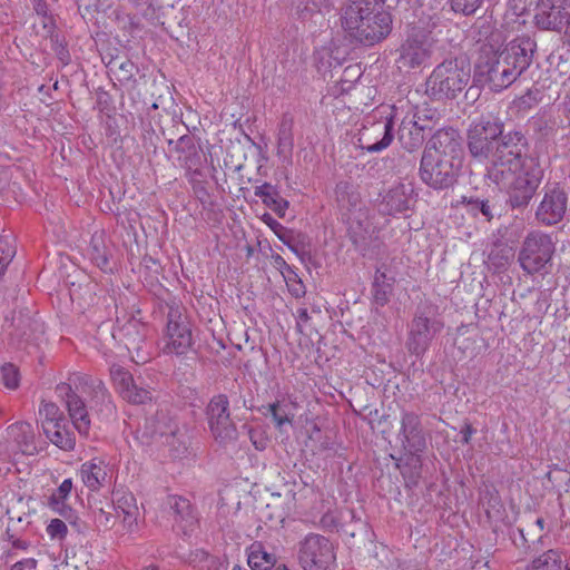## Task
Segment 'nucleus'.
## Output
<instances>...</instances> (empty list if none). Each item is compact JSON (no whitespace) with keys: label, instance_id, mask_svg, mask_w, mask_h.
<instances>
[{"label":"nucleus","instance_id":"f257e3e1","mask_svg":"<svg viewBox=\"0 0 570 570\" xmlns=\"http://www.w3.org/2000/svg\"><path fill=\"white\" fill-rule=\"evenodd\" d=\"M528 140L521 131H509L498 144L487 167V177L508 195L512 209L525 208L535 195L543 169L537 157L523 156Z\"/></svg>","mask_w":570,"mask_h":570},{"label":"nucleus","instance_id":"f03ea898","mask_svg":"<svg viewBox=\"0 0 570 570\" xmlns=\"http://www.w3.org/2000/svg\"><path fill=\"white\" fill-rule=\"evenodd\" d=\"M341 27L356 43L373 46L385 39L392 30V16L376 9L368 0H346L340 13Z\"/></svg>","mask_w":570,"mask_h":570},{"label":"nucleus","instance_id":"7ed1b4c3","mask_svg":"<svg viewBox=\"0 0 570 570\" xmlns=\"http://www.w3.org/2000/svg\"><path fill=\"white\" fill-rule=\"evenodd\" d=\"M471 78V67L463 57H454L436 65L425 82V92L434 100L454 99Z\"/></svg>","mask_w":570,"mask_h":570},{"label":"nucleus","instance_id":"20e7f679","mask_svg":"<svg viewBox=\"0 0 570 570\" xmlns=\"http://www.w3.org/2000/svg\"><path fill=\"white\" fill-rule=\"evenodd\" d=\"M36 314L33 302L28 295L22 294L14 299L13 308L6 315L2 325L11 345L24 347L43 333V325L36 318Z\"/></svg>","mask_w":570,"mask_h":570},{"label":"nucleus","instance_id":"39448f33","mask_svg":"<svg viewBox=\"0 0 570 570\" xmlns=\"http://www.w3.org/2000/svg\"><path fill=\"white\" fill-rule=\"evenodd\" d=\"M460 174V165L453 155L424 150L419 176L422 183L434 190H446L454 186Z\"/></svg>","mask_w":570,"mask_h":570},{"label":"nucleus","instance_id":"423d86ee","mask_svg":"<svg viewBox=\"0 0 570 570\" xmlns=\"http://www.w3.org/2000/svg\"><path fill=\"white\" fill-rule=\"evenodd\" d=\"M433 306H420L409 325L406 338L407 351L415 355H423L430 347L432 341L441 333L444 323L435 315Z\"/></svg>","mask_w":570,"mask_h":570},{"label":"nucleus","instance_id":"0eeeda50","mask_svg":"<svg viewBox=\"0 0 570 570\" xmlns=\"http://www.w3.org/2000/svg\"><path fill=\"white\" fill-rule=\"evenodd\" d=\"M393 122L400 120L397 131L399 141L405 150L413 153L420 149L425 140L426 132L431 128L426 124L420 122L421 116L415 108L411 107L410 100H399L392 106Z\"/></svg>","mask_w":570,"mask_h":570},{"label":"nucleus","instance_id":"6e6552de","mask_svg":"<svg viewBox=\"0 0 570 570\" xmlns=\"http://www.w3.org/2000/svg\"><path fill=\"white\" fill-rule=\"evenodd\" d=\"M501 121L493 116H482L468 130V148L474 158L490 159L498 144L505 136Z\"/></svg>","mask_w":570,"mask_h":570},{"label":"nucleus","instance_id":"1a4fd4ad","mask_svg":"<svg viewBox=\"0 0 570 570\" xmlns=\"http://www.w3.org/2000/svg\"><path fill=\"white\" fill-rule=\"evenodd\" d=\"M554 249V243L548 234L534 230L524 237L518 261L522 269L530 275L547 273V265Z\"/></svg>","mask_w":570,"mask_h":570},{"label":"nucleus","instance_id":"9d476101","mask_svg":"<svg viewBox=\"0 0 570 570\" xmlns=\"http://www.w3.org/2000/svg\"><path fill=\"white\" fill-rule=\"evenodd\" d=\"M509 66L498 52L483 50L475 63L474 78L490 90L500 92L518 79Z\"/></svg>","mask_w":570,"mask_h":570},{"label":"nucleus","instance_id":"9b49d317","mask_svg":"<svg viewBox=\"0 0 570 570\" xmlns=\"http://www.w3.org/2000/svg\"><path fill=\"white\" fill-rule=\"evenodd\" d=\"M297 560L303 570H335L333 543L321 534L309 533L298 543Z\"/></svg>","mask_w":570,"mask_h":570},{"label":"nucleus","instance_id":"f8f14e48","mask_svg":"<svg viewBox=\"0 0 570 570\" xmlns=\"http://www.w3.org/2000/svg\"><path fill=\"white\" fill-rule=\"evenodd\" d=\"M165 341L164 352L177 356L186 355L194 346L191 323L177 304L169 306Z\"/></svg>","mask_w":570,"mask_h":570},{"label":"nucleus","instance_id":"ddd939ff","mask_svg":"<svg viewBox=\"0 0 570 570\" xmlns=\"http://www.w3.org/2000/svg\"><path fill=\"white\" fill-rule=\"evenodd\" d=\"M208 425L214 439L223 445L237 440L238 432L230 419L229 401L225 394L215 395L206 409Z\"/></svg>","mask_w":570,"mask_h":570},{"label":"nucleus","instance_id":"4468645a","mask_svg":"<svg viewBox=\"0 0 570 570\" xmlns=\"http://www.w3.org/2000/svg\"><path fill=\"white\" fill-rule=\"evenodd\" d=\"M73 384L77 390L90 396V409L99 417L108 420L116 415L111 395L101 380L88 375H77Z\"/></svg>","mask_w":570,"mask_h":570},{"label":"nucleus","instance_id":"2eb2a0df","mask_svg":"<svg viewBox=\"0 0 570 570\" xmlns=\"http://www.w3.org/2000/svg\"><path fill=\"white\" fill-rule=\"evenodd\" d=\"M568 205V195L558 184H547L543 187V197L537 208V219L551 226L562 220Z\"/></svg>","mask_w":570,"mask_h":570},{"label":"nucleus","instance_id":"dca6fc26","mask_svg":"<svg viewBox=\"0 0 570 570\" xmlns=\"http://www.w3.org/2000/svg\"><path fill=\"white\" fill-rule=\"evenodd\" d=\"M535 49L537 43L531 37L519 36L509 41L498 53L519 78L532 63Z\"/></svg>","mask_w":570,"mask_h":570},{"label":"nucleus","instance_id":"f3484780","mask_svg":"<svg viewBox=\"0 0 570 570\" xmlns=\"http://www.w3.org/2000/svg\"><path fill=\"white\" fill-rule=\"evenodd\" d=\"M400 68L413 69L424 63L431 56V41L421 30L413 29L400 47Z\"/></svg>","mask_w":570,"mask_h":570},{"label":"nucleus","instance_id":"a211bd4d","mask_svg":"<svg viewBox=\"0 0 570 570\" xmlns=\"http://www.w3.org/2000/svg\"><path fill=\"white\" fill-rule=\"evenodd\" d=\"M399 440L407 454L422 453L426 449V436L421 417L414 412L403 411Z\"/></svg>","mask_w":570,"mask_h":570},{"label":"nucleus","instance_id":"6ab92c4d","mask_svg":"<svg viewBox=\"0 0 570 570\" xmlns=\"http://www.w3.org/2000/svg\"><path fill=\"white\" fill-rule=\"evenodd\" d=\"M394 139L393 118L364 126L360 131L358 142L368 153H379L387 148Z\"/></svg>","mask_w":570,"mask_h":570},{"label":"nucleus","instance_id":"aec40b11","mask_svg":"<svg viewBox=\"0 0 570 570\" xmlns=\"http://www.w3.org/2000/svg\"><path fill=\"white\" fill-rule=\"evenodd\" d=\"M110 375L117 392L128 403L139 405L151 401V392L139 386L132 375L125 368L114 366L110 370Z\"/></svg>","mask_w":570,"mask_h":570},{"label":"nucleus","instance_id":"412c9836","mask_svg":"<svg viewBox=\"0 0 570 570\" xmlns=\"http://www.w3.org/2000/svg\"><path fill=\"white\" fill-rule=\"evenodd\" d=\"M57 392L65 400L73 428L81 435H87L90 430V419L83 400L72 390L70 384L58 385Z\"/></svg>","mask_w":570,"mask_h":570},{"label":"nucleus","instance_id":"4be33fe9","mask_svg":"<svg viewBox=\"0 0 570 570\" xmlns=\"http://www.w3.org/2000/svg\"><path fill=\"white\" fill-rule=\"evenodd\" d=\"M569 18V6L564 7L561 4L549 3V1H542L537 6V12L534 13V20L539 28L543 30L564 31L568 29Z\"/></svg>","mask_w":570,"mask_h":570},{"label":"nucleus","instance_id":"5701e85b","mask_svg":"<svg viewBox=\"0 0 570 570\" xmlns=\"http://www.w3.org/2000/svg\"><path fill=\"white\" fill-rule=\"evenodd\" d=\"M165 507L174 522L184 532L190 529L196 523V518L193 513V508L189 500L179 495H168L166 498Z\"/></svg>","mask_w":570,"mask_h":570},{"label":"nucleus","instance_id":"b1692460","mask_svg":"<svg viewBox=\"0 0 570 570\" xmlns=\"http://www.w3.org/2000/svg\"><path fill=\"white\" fill-rule=\"evenodd\" d=\"M411 191L404 184H397L392 187L384 196L380 204V210L385 215H395L403 213L411 207Z\"/></svg>","mask_w":570,"mask_h":570},{"label":"nucleus","instance_id":"393cba45","mask_svg":"<svg viewBox=\"0 0 570 570\" xmlns=\"http://www.w3.org/2000/svg\"><path fill=\"white\" fill-rule=\"evenodd\" d=\"M8 439L18 446L19 451L27 455H33L38 449L33 428L28 422H17L7 429Z\"/></svg>","mask_w":570,"mask_h":570},{"label":"nucleus","instance_id":"a878e982","mask_svg":"<svg viewBox=\"0 0 570 570\" xmlns=\"http://www.w3.org/2000/svg\"><path fill=\"white\" fill-rule=\"evenodd\" d=\"M83 484L91 491L99 490L107 480V466L101 460L85 462L79 471Z\"/></svg>","mask_w":570,"mask_h":570},{"label":"nucleus","instance_id":"bb28decb","mask_svg":"<svg viewBox=\"0 0 570 570\" xmlns=\"http://www.w3.org/2000/svg\"><path fill=\"white\" fill-rule=\"evenodd\" d=\"M254 195L262 199L263 204L276 213L279 217L285 215L288 202L284 199L276 186L264 183L255 187Z\"/></svg>","mask_w":570,"mask_h":570},{"label":"nucleus","instance_id":"cd10ccee","mask_svg":"<svg viewBox=\"0 0 570 570\" xmlns=\"http://www.w3.org/2000/svg\"><path fill=\"white\" fill-rule=\"evenodd\" d=\"M460 146L458 131L453 128L438 130L429 141L424 150L452 155Z\"/></svg>","mask_w":570,"mask_h":570},{"label":"nucleus","instance_id":"c85d7f7f","mask_svg":"<svg viewBox=\"0 0 570 570\" xmlns=\"http://www.w3.org/2000/svg\"><path fill=\"white\" fill-rule=\"evenodd\" d=\"M175 149L181 154L178 159L181 161L184 167L189 170H197L198 166L200 165L202 155L195 145L193 136H180L176 141Z\"/></svg>","mask_w":570,"mask_h":570},{"label":"nucleus","instance_id":"c756f323","mask_svg":"<svg viewBox=\"0 0 570 570\" xmlns=\"http://www.w3.org/2000/svg\"><path fill=\"white\" fill-rule=\"evenodd\" d=\"M43 433L50 442L59 449L65 451L73 450L76 443L75 435L66 420L60 421V423L56 425L47 426Z\"/></svg>","mask_w":570,"mask_h":570},{"label":"nucleus","instance_id":"7c9ffc66","mask_svg":"<svg viewBox=\"0 0 570 570\" xmlns=\"http://www.w3.org/2000/svg\"><path fill=\"white\" fill-rule=\"evenodd\" d=\"M568 554L560 549H549L535 557L527 570H562V563L567 562Z\"/></svg>","mask_w":570,"mask_h":570},{"label":"nucleus","instance_id":"2f4dec72","mask_svg":"<svg viewBox=\"0 0 570 570\" xmlns=\"http://www.w3.org/2000/svg\"><path fill=\"white\" fill-rule=\"evenodd\" d=\"M247 552V562L253 570H271L276 563L275 554L268 552L259 541L253 542Z\"/></svg>","mask_w":570,"mask_h":570},{"label":"nucleus","instance_id":"473e14b6","mask_svg":"<svg viewBox=\"0 0 570 570\" xmlns=\"http://www.w3.org/2000/svg\"><path fill=\"white\" fill-rule=\"evenodd\" d=\"M394 282V277L387 276V274L381 268L376 269L372 285V293L374 302L377 305L384 306L387 304L393 292Z\"/></svg>","mask_w":570,"mask_h":570},{"label":"nucleus","instance_id":"72a5a7b5","mask_svg":"<svg viewBox=\"0 0 570 570\" xmlns=\"http://www.w3.org/2000/svg\"><path fill=\"white\" fill-rule=\"evenodd\" d=\"M514 258V250L505 243H495L488 254V263L495 271L501 272L508 268Z\"/></svg>","mask_w":570,"mask_h":570},{"label":"nucleus","instance_id":"f704fd0d","mask_svg":"<svg viewBox=\"0 0 570 570\" xmlns=\"http://www.w3.org/2000/svg\"><path fill=\"white\" fill-rule=\"evenodd\" d=\"M71 490L72 481L71 479H66L48 498V505L65 518H68V514L71 513V509L65 503Z\"/></svg>","mask_w":570,"mask_h":570},{"label":"nucleus","instance_id":"c9c22d12","mask_svg":"<svg viewBox=\"0 0 570 570\" xmlns=\"http://www.w3.org/2000/svg\"><path fill=\"white\" fill-rule=\"evenodd\" d=\"M462 204L465 206L466 213L474 217L481 215L485 222H491L494 217L495 205L490 199L463 196Z\"/></svg>","mask_w":570,"mask_h":570},{"label":"nucleus","instance_id":"e433bc0d","mask_svg":"<svg viewBox=\"0 0 570 570\" xmlns=\"http://www.w3.org/2000/svg\"><path fill=\"white\" fill-rule=\"evenodd\" d=\"M422 459L421 453L407 454L404 465L401 468V473L405 479L406 487H415L421 478Z\"/></svg>","mask_w":570,"mask_h":570},{"label":"nucleus","instance_id":"4c0bfd02","mask_svg":"<svg viewBox=\"0 0 570 570\" xmlns=\"http://www.w3.org/2000/svg\"><path fill=\"white\" fill-rule=\"evenodd\" d=\"M39 417L41 421L42 430L47 429V426L56 425L60 423V421H65L62 412L52 402H42L39 409Z\"/></svg>","mask_w":570,"mask_h":570},{"label":"nucleus","instance_id":"58836bf2","mask_svg":"<svg viewBox=\"0 0 570 570\" xmlns=\"http://www.w3.org/2000/svg\"><path fill=\"white\" fill-rule=\"evenodd\" d=\"M291 9L293 16L301 21H308L321 11L314 0H291Z\"/></svg>","mask_w":570,"mask_h":570},{"label":"nucleus","instance_id":"ea45409f","mask_svg":"<svg viewBox=\"0 0 570 570\" xmlns=\"http://www.w3.org/2000/svg\"><path fill=\"white\" fill-rule=\"evenodd\" d=\"M268 411L275 422L276 428H282L285 423H291L294 413L289 410V404L284 401H276L268 405Z\"/></svg>","mask_w":570,"mask_h":570},{"label":"nucleus","instance_id":"a19ab883","mask_svg":"<svg viewBox=\"0 0 570 570\" xmlns=\"http://www.w3.org/2000/svg\"><path fill=\"white\" fill-rule=\"evenodd\" d=\"M16 255L13 239L9 235L0 236V276Z\"/></svg>","mask_w":570,"mask_h":570},{"label":"nucleus","instance_id":"79ce46f5","mask_svg":"<svg viewBox=\"0 0 570 570\" xmlns=\"http://www.w3.org/2000/svg\"><path fill=\"white\" fill-rule=\"evenodd\" d=\"M127 503H128L127 510H126L125 514H122L120 518H121L122 528L126 530V532L132 533V532L137 531V529H138V522H137L138 508L136 505L135 499H128Z\"/></svg>","mask_w":570,"mask_h":570},{"label":"nucleus","instance_id":"37998d69","mask_svg":"<svg viewBox=\"0 0 570 570\" xmlns=\"http://www.w3.org/2000/svg\"><path fill=\"white\" fill-rule=\"evenodd\" d=\"M483 508L490 522H498L502 520L504 509L499 495L491 493L488 501L483 503Z\"/></svg>","mask_w":570,"mask_h":570},{"label":"nucleus","instance_id":"c03bdc74","mask_svg":"<svg viewBox=\"0 0 570 570\" xmlns=\"http://www.w3.org/2000/svg\"><path fill=\"white\" fill-rule=\"evenodd\" d=\"M115 513L109 507L108 509L98 508L94 510V521L99 531H107L115 524Z\"/></svg>","mask_w":570,"mask_h":570},{"label":"nucleus","instance_id":"a18cd8bd","mask_svg":"<svg viewBox=\"0 0 570 570\" xmlns=\"http://www.w3.org/2000/svg\"><path fill=\"white\" fill-rule=\"evenodd\" d=\"M1 379L3 385L9 390H16L20 383L19 368L12 364L7 363L0 367Z\"/></svg>","mask_w":570,"mask_h":570},{"label":"nucleus","instance_id":"49530a36","mask_svg":"<svg viewBox=\"0 0 570 570\" xmlns=\"http://www.w3.org/2000/svg\"><path fill=\"white\" fill-rule=\"evenodd\" d=\"M91 259L92 262L100 268H104L108 265V257L102 246L101 239L97 238V236H92L91 238Z\"/></svg>","mask_w":570,"mask_h":570},{"label":"nucleus","instance_id":"de8ad7c7","mask_svg":"<svg viewBox=\"0 0 570 570\" xmlns=\"http://www.w3.org/2000/svg\"><path fill=\"white\" fill-rule=\"evenodd\" d=\"M111 63L114 67H117L115 72L119 81H130L134 79L137 67L131 60L126 59L119 63L115 60Z\"/></svg>","mask_w":570,"mask_h":570},{"label":"nucleus","instance_id":"09e8293b","mask_svg":"<svg viewBox=\"0 0 570 570\" xmlns=\"http://www.w3.org/2000/svg\"><path fill=\"white\" fill-rule=\"evenodd\" d=\"M292 122L283 120L278 129V151L291 150L293 146L292 141Z\"/></svg>","mask_w":570,"mask_h":570},{"label":"nucleus","instance_id":"8fccbe9b","mask_svg":"<svg viewBox=\"0 0 570 570\" xmlns=\"http://www.w3.org/2000/svg\"><path fill=\"white\" fill-rule=\"evenodd\" d=\"M482 2L483 0H451V8L454 12L470 16L480 8Z\"/></svg>","mask_w":570,"mask_h":570},{"label":"nucleus","instance_id":"3c124183","mask_svg":"<svg viewBox=\"0 0 570 570\" xmlns=\"http://www.w3.org/2000/svg\"><path fill=\"white\" fill-rule=\"evenodd\" d=\"M68 528L60 519H52L47 527V533L52 540H62L66 538Z\"/></svg>","mask_w":570,"mask_h":570},{"label":"nucleus","instance_id":"603ef678","mask_svg":"<svg viewBox=\"0 0 570 570\" xmlns=\"http://www.w3.org/2000/svg\"><path fill=\"white\" fill-rule=\"evenodd\" d=\"M540 0H512V8L518 16L529 14L530 12H537V6L540 4Z\"/></svg>","mask_w":570,"mask_h":570},{"label":"nucleus","instance_id":"864d4df0","mask_svg":"<svg viewBox=\"0 0 570 570\" xmlns=\"http://www.w3.org/2000/svg\"><path fill=\"white\" fill-rule=\"evenodd\" d=\"M510 538L512 543L524 552L531 548L530 540L525 537L524 530L521 528L510 531Z\"/></svg>","mask_w":570,"mask_h":570},{"label":"nucleus","instance_id":"5fc2aeb1","mask_svg":"<svg viewBox=\"0 0 570 570\" xmlns=\"http://www.w3.org/2000/svg\"><path fill=\"white\" fill-rule=\"evenodd\" d=\"M208 556L209 553L207 551L203 549H196L195 551L190 552L189 562L194 564V567L202 569Z\"/></svg>","mask_w":570,"mask_h":570},{"label":"nucleus","instance_id":"6e6d98bb","mask_svg":"<svg viewBox=\"0 0 570 570\" xmlns=\"http://www.w3.org/2000/svg\"><path fill=\"white\" fill-rule=\"evenodd\" d=\"M411 107L415 108L419 111V114L421 116L420 122L426 124L432 129L433 128L432 121L436 116V111L433 109H429V108L420 109L417 106H412V105H411Z\"/></svg>","mask_w":570,"mask_h":570},{"label":"nucleus","instance_id":"4d7b16f0","mask_svg":"<svg viewBox=\"0 0 570 570\" xmlns=\"http://www.w3.org/2000/svg\"><path fill=\"white\" fill-rule=\"evenodd\" d=\"M128 499H135V498L131 494L122 495L121 498H119L117 500L116 505H109V508L111 510L116 511L118 518H120L122 514H125V512L127 510Z\"/></svg>","mask_w":570,"mask_h":570},{"label":"nucleus","instance_id":"13d9d810","mask_svg":"<svg viewBox=\"0 0 570 570\" xmlns=\"http://www.w3.org/2000/svg\"><path fill=\"white\" fill-rule=\"evenodd\" d=\"M37 561L32 558H27L21 561L16 562L11 570H36Z\"/></svg>","mask_w":570,"mask_h":570},{"label":"nucleus","instance_id":"bf43d9fd","mask_svg":"<svg viewBox=\"0 0 570 570\" xmlns=\"http://www.w3.org/2000/svg\"><path fill=\"white\" fill-rule=\"evenodd\" d=\"M156 432L161 436L174 438L178 432V425L176 423H171L168 426H163L159 424L156 429Z\"/></svg>","mask_w":570,"mask_h":570},{"label":"nucleus","instance_id":"052dcab7","mask_svg":"<svg viewBox=\"0 0 570 570\" xmlns=\"http://www.w3.org/2000/svg\"><path fill=\"white\" fill-rule=\"evenodd\" d=\"M460 433L462 435L461 442L463 444H469L472 435L475 433V430L472 428V425L470 423H464Z\"/></svg>","mask_w":570,"mask_h":570},{"label":"nucleus","instance_id":"680f3d73","mask_svg":"<svg viewBox=\"0 0 570 570\" xmlns=\"http://www.w3.org/2000/svg\"><path fill=\"white\" fill-rule=\"evenodd\" d=\"M220 564L217 557L209 554L200 570H218Z\"/></svg>","mask_w":570,"mask_h":570},{"label":"nucleus","instance_id":"e2e57ef3","mask_svg":"<svg viewBox=\"0 0 570 570\" xmlns=\"http://www.w3.org/2000/svg\"><path fill=\"white\" fill-rule=\"evenodd\" d=\"M297 327L309 321L307 308H298L296 312Z\"/></svg>","mask_w":570,"mask_h":570},{"label":"nucleus","instance_id":"0e129e2a","mask_svg":"<svg viewBox=\"0 0 570 570\" xmlns=\"http://www.w3.org/2000/svg\"><path fill=\"white\" fill-rule=\"evenodd\" d=\"M33 10L40 16H47L48 7L45 0H37L32 2Z\"/></svg>","mask_w":570,"mask_h":570},{"label":"nucleus","instance_id":"69168bd1","mask_svg":"<svg viewBox=\"0 0 570 570\" xmlns=\"http://www.w3.org/2000/svg\"><path fill=\"white\" fill-rule=\"evenodd\" d=\"M264 222L267 223V225H269L275 232L277 228H283V226L268 214L264 215Z\"/></svg>","mask_w":570,"mask_h":570},{"label":"nucleus","instance_id":"338daca9","mask_svg":"<svg viewBox=\"0 0 570 570\" xmlns=\"http://www.w3.org/2000/svg\"><path fill=\"white\" fill-rule=\"evenodd\" d=\"M28 542L27 541H23V540H20V539H14L12 541V547L16 548V549H20V550H26L28 548Z\"/></svg>","mask_w":570,"mask_h":570},{"label":"nucleus","instance_id":"774afa93","mask_svg":"<svg viewBox=\"0 0 570 570\" xmlns=\"http://www.w3.org/2000/svg\"><path fill=\"white\" fill-rule=\"evenodd\" d=\"M563 112L570 116V92L566 96L563 100Z\"/></svg>","mask_w":570,"mask_h":570}]
</instances>
